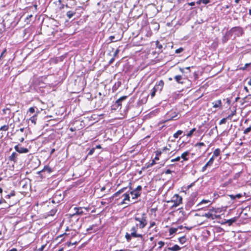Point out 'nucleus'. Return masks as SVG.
<instances>
[{
    "label": "nucleus",
    "mask_w": 251,
    "mask_h": 251,
    "mask_svg": "<svg viewBox=\"0 0 251 251\" xmlns=\"http://www.w3.org/2000/svg\"><path fill=\"white\" fill-rule=\"evenodd\" d=\"M136 26L137 25H133L131 27H128L126 28L127 34L129 36L128 42H130V44L133 46H137L139 44L138 42L136 41V39L139 34V30H136L134 31H132L133 29L135 28Z\"/></svg>",
    "instance_id": "f257e3e1"
},
{
    "label": "nucleus",
    "mask_w": 251,
    "mask_h": 251,
    "mask_svg": "<svg viewBox=\"0 0 251 251\" xmlns=\"http://www.w3.org/2000/svg\"><path fill=\"white\" fill-rule=\"evenodd\" d=\"M131 182H129L128 186L130 191L128 194H126V201L131 202V203H134L135 201H131L130 198H131L133 200H135L139 197L141 195L142 188L141 185H138L136 188L133 189L131 187Z\"/></svg>",
    "instance_id": "f03ea898"
},
{
    "label": "nucleus",
    "mask_w": 251,
    "mask_h": 251,
    "mask_svg": "<svg viewBox=\"0 0 251 251\" xmlns=\"http://www.w3.org/2000/svg\"><path fill=\"white\" fill-rule=\"evenodd\" d=\"M138 226V224H137L136 226H133L131 229V233H128L126 232V241L129 242L131 237H140L143 238V235L141 234H137L136 233L137 226Z\"/></svg>",
    "instance_id": "7ed1b4c3"
},
{
    "label": "nucleus",
    "mask_w": 251,
    "mask_h": 251,
    "mask_svg": "<svg viewBox=\"0 0 251 251\" xmlns=\"http://www.w3.org/2000/svg\"><path fill=\"white\" fill-rule=\"evenodd\" d=\"M230 33L231 36L234 34V37L236 36L239 37L242 36L244 33V30L243 28L240 26H235L231 28L228 30Z\"/></svg>",
    "instance_id": "20e7f679"
},
{
    "label": "nucleus",
    "mask_w": 251,
    "mask_h": 251,
    "mask_svg": "<svg viewBox=\"0 0 251 251\" xmlns=\"http://www.w3.org/2000/svg\"><path fill=\"white\" fill-rule=\"evenodd\" d=\"M146 219L147 217L145 214H143L141 217H135L134 218L135 221L139 222L138 226L140 228H143L146 226L147 224Z\"/></svg>",
    "instance_id": "39448f33"
},
{
    "label": "nucleus",
    "mask_w": 251,
    "mask_h": 251,
    "mask_svg": "<svg viewBox=\"0 0 251 251\" xmlns=\"http://www.w3.org/2000/svg\"><path fill=\"white\" fill-rule=\"evenodd\" d=\"M126 130V138H130L135 133L136 131L134 126L132 124V123H129L127 126Z\"/></svg>",
    "instance_id": "423d86ee"
},
{
    "label": "nucleus",
    "mask_w": 251,
    "mask_h": 251,
    "mask_svg": "<svg viewBox=\"0 0 251 251\" xmlns=\"http://www.w3.org/2000/svg\"><path fill=\"white\" fill-rule=\"evenodd\" d=\"M182 198L178 194H175L172 198L171 201L174 202L173 207H176L182 203Z\"/></svg>",
    "instance_id": "0eeeda50"
},
{
    "label": "nucleus",
    "mask_w": 251,
    "mask_h": 251,
    "mask_svg": "<svg viewBox=\"0 0 251 251\" xmlns=\"http://www.w3.org/2000/svg\"><path fill=\"white\" fill-rule=\"evenodd\" d=\"M177 116V113L173 110H171L168 112L166 115L167 118L166 121H170L174 119V118L176 117Z\"/></svg>",
    "instance_id": "6e6552de"
},
{
    "label": "nucleus",
    "mask_w": 251,
    "mask_h": 251,
    "mask_svg": "<svg viewBox=\"0 0 251 251\" xmlns=\"http://www.w3.org/2000/svg\"><path fill=\"white\" fill-rule=\"evenodd\" d=\"M164 81L162 80H160L159 81L157 82V83L155 84L154 87H153V89L156 90V92H160L163 89V86H164Z\"/></svg>",
    "instance_id": "1a4fd4ad"
},
{
    "label": "nucleus",
    "mask_w": 251,
    "mask_h": 251,
    "mask_svg": "<svg viewBox=\"0 0 251 251\" xmlns=\"http://www.w3.org/2000/svg\"><path fill=\"white\" fill-rule=\"evenodd\" d=\"M196 201V197H193L191 198L189 201H188L186 205V208L188 210H189L190 208L194 205V204L195 203Z\"/></svg>",
    "instance_id": "9d476101"
},
{
    "label": "nucleus",
    "mask_w": 251,
    "mask_h": 251,
    "mask_svg": "<svg viewBox=\"0 0 251 251\" xmlns=\"http://www.w3.org/2000/svg\"><path fill=\"white\" fill-rule=\"evenodd\" d=\"M214 160V158H213V156H212L206 164L202 168L201 172H205L208 167L211 166L213 164Z\"/></svg>",
    "instance_id": "9b49d317"
},
{
    "label": "nucleus",
    "mask_w": 251,
    "mask_h": 251,
    "mask_svg": "<svg viewBox=\"0 0 251 251\" xmlns=\"http://www.w3.org/2000/svg\"><path fill=\"white\" fill-rule=\"evenodd\" d=\"M14 149L17 152L20 153H27L29 151L27 148L19 147V145L15 146Z\"/></svg>",
    "instance_id": "f8f14e48"
},
{
    "label": "nucleus",
    "mask_w": 251,
    "mask_h": 251,
    "mask_svg": "<svg viewBox=\"0 0 251 251\" xmlns=\"http://www.w3.org/2000/svg\"><path fill=\"white\" fill-rule=\"evenodd\" d=\"M231 35L229 32L227 31L225 35L223 37L222 41L223 43H226L227 42V41L231 37Z\"/></svg>",
    "instance_id": "ddd939ff"
},
{
    "label": "nucleus",
    "mask_w": 251,
    "mask_h": 251,
    "mask_svg": "<svg viewBox=\"0 0 251 251\" xmlns=\"http://www.w3.org/2000/svg\"><path fill=\"white\" fill-rule=\"evenodd\" d=\"M237 220V217H233L230 219L226 220L223 223H222V224H227L228 226H231L233 223L236 222Z\"/></svg>",
    "instance_id": "4468645a"
},
{
    "label": "nucleus",
    "mask_w": 251,
    "mask_h": 251,
    "mask_svg": "<svg viewBox=\"0 0 251 251\" xmlns=\"http://www.w3.org/2000/svg\"><path fill=\"white\" fill-rule=\"evenodd\" d=\"M17 156H18V154L16 152H13L12 153V154L9 156V159L10 160V161H13L14 163H16L17 161Z\"/></svg>",
    "instance_id": "2eb2a0df"
},
{
    "label": "nucleus",
    "mask_w": 251,
    "mask_h": 251,
    "mask_svg": "<svg viewBox=\"0 0 251 251\" xmlns=\"http://www.w3.org/2000/svg\"><path fill=\"white\" fill-rule=\"evenodd\" d=\"M167 250L171 251H179L181 250V248L177 245H175L172 247H168Z\"/></svg>",
    "instance_id": "dca6fc26"
},
{
    "label": "nucleus",
    "mask_w": 251,
    "mask_h": 251,
    "mask_svg": "<svg viewBox=\"0 0 251 251\" xmlns=\"http://www.w3.org/2000/svg\"><path fill=\"white\" fill-rule=\"evenodd\" d=\"M204 216L207 218L211 219L212 220H214L217 217V216L215 214H213L210 212L205 213Z\"/></svg>",
    "instance_id": "f3484780"
},
{
    "label": "nucleus",
    "mask_w": 251,
    "mask_h": 251,
    "mask_svg": "<svg viewBox=\"0 0 251 251\" xmlns=\"http://www.w3.org/2000/svg\"><path fill=\"white\" fill-rule=\"evenodd\" d=\"M212 104H213V107H214V108L221 107L222 106L221 100H219L215 101L212 102Z\"/></svg>",
    "instance_id": "a211bd4d"
},
{
    "label": "nucleus",
    "mask_w": 251,
    "mask_h": 251,
    "mask_svg": "<svg viewBox=\"0 0 251 251\" xmlns=\"http://www.w3.org/2000/svg\"><path fill=\"white\" fill-rule=\"evenodd\" d=\"M121 39V37L119 36H116L115 35L110 36L109 37V39L110 40V42H116L119 41Z\"/></svg>",
    "instance_id": "6ab92c4d"
},
{
    "label": "nucleus",
    "mask_w": 251,
    "mask_h": 251,
    "mask_svg": "<svg viewBox=\"0 0 251 251\" xmlns=\"http://www.w3.org/2000/svg\"><path fill=\"white\" fill-rule=\"evenodd\" d=\"M189 151H186L183 152V153L181 154V156H180V158H182L184 161L188 160V158L187 157V156H188L189 154Z\"/></svg>",
    "instance_id": "aec40b11"
},
{
    "label": "nucleus",
    "mask_w": 251,
    "mask_h": 251,
    "mask_svg": "<svg viewBox=\"0 0 251 251\" xmlns=\"http://www.w3.org/2000/svg\"><path fill=\"white\" fill-rule=\"evenodd\" d=\"M51 169L50 167H49V166H45L44 168L41 172H40V173H44L45 172H47L49 174L50 172H51Z\"/></svg>",
    "instance_id": "412c9836"
},
{
    "label": "nucleus",
    "mask_w": 251,
    "mask_h": 251,
    "mask_svg": "<svg viewBox=\"0 0 251 251\" xmlns=\"http://www.w3.org/2000/svg\"><path fill=\"white\" fill-rule=\"evenodd\" d=\"M244 102L245 103H251V94L246 96L244 99Z\"/></svg>",
    "instance_id": "4be33fe9"
},
{
    "label": "nucleus",
    "mask_w": 251,
    "mask_h": 251,
    "mask_svg": "<svg viewBox=\"0 0 251 251\" xmlns=\"http://www.w3.org/2000/svg\"><path fill=\"white\" fill-rule=\"evenodd\" d=\"M221 153V151L219 149H216L215 150V151L213 152V154L212 156H213V158H214V157H217L220 155Z\"/></svg>",
    "instance_id": "5701e85b"
},
{
    "label": "nucleus",
    "mask_w": 251,
    "mask_h": 251,
    "mask_svg": "<svg viewBox=\"0 0 251 251\" xmlns=\"http://www.w3.org/2000/svg\"><path fill=\"white\" fill-rule=\"evenodd\" d=\"M57 197H59V199L60 200H63L64 198V196H62L61 194H56L55 195V196H54L53 200H52V202L53 203L55 202V201L56 200Z\"/></svg>",
    "instance_id": "b1692460"
},
{
    "label": "nucleus",
    "mask_w": 251,
    "mask_h": 251,
    "mask_svg": "<svg viewBox=\"0 0 251 251\" xmlns=\"http://www.w3.org/2000/svg\"><path fill=\"white\" fill-rule=\"evenodd\" d=\"M126 99V96H123L119 99L116 100L115 104L117 105V107H119L121 105V101Z\"/></svg>",
    "instance_id": "393cba45"
},
{
    "label": "nucleus",
    "mask_w": 251,
    "mask_h": 251,
    "mask_svg": "<svg viewBox=\"0 0 251 251\" xmlns=\"http://www.w3.org/2000/svg\"><path fill=\"white\" fill-rule=\"evenodd\" d=\"M178 241L181 244H184L186 242V237L185 236H183L179 237L178 239Z\"/></svg>",
    "instance_id": "a878e982"
},
{
    "label": "nucleus",
    "mask_w": 251,
    "mask_h": 251,
    "mask_svg": "<svg viewBox=\"0 0 251 251\" xmlns=\"http://www.w3.org/2000/svg\"><path fill=\"white\" fill-rule=\"evenodd\" d=\"M175 80L179 83H183V82H182L181 80H182V77L180 75H177L175 76L174 77Z\"/></svg>",
    "instance_id": "bb28decb"
},
{
    "label": "nucleus",
    "mask_w": 251,
    "mask_h": 251,
    "mask_svg": "<svg viewBox=\"0 0 251 251\" xmlns=\"http://www.w3.org/2000/svg\"><path fill=\"white\" fill-rule=\"evenodd\" d=\"M183 133V131L181 130H177L175 133L174 134L173 137L175 138H177L178 136Z\"/></svg>",
    "instance_id": "cd10ccee"
},
{
    "label": "nucleus",
    "mask_w": 251,
    "mask_h": 251,
    "mask_svg": "<svg viewBox=\"0 0 251 251\" xmlns=\"http://www.w3.org/2000/svg\"><path fill=\"white\" fill-rule=\"evenodd\" d=\"M177 231V228H176V227H171L169 229V233L170 235H172L175 233H176Z\"/></svg>",
    "instance_id": "c85d7f7f"
},
{
    "label": "nucleus",
    "mask_w": 251,
    "mask_h": 251,
    "mask_svg": "<svg viewBox=\"0 0 251 251\" xmlns=\"http://www.w3.org/2000/svg\"><path fill=\"white\" fill-rule=\"evenodd\" d=\"M75 212L74 215H81L83 213V211L81 208H75Z\"/></svg>",
    "instance_id": "c756f323"
},
{
    "label": "nucleus",
    "mask_w": 251,
    "mask_h": 251,
    "mask_svg": "<svg viewBox=\"0 0 251 251\" xmlns=\"http://www.w3.org/2000/svg\"><path fill=\"white\" fill-rule=\"evenodd\" d=\"M75 14V12L69 11L67 12L66 15L69 19H71Z\"/></svg>",
    "instance_id": "7c9ffc66"
},
{
    "label": "nucleus",
    "mask_w": 251,
    "mask_h": 251,
    "mask_svg": "<svg viewBox=\"0 0 251 251\" xmlns=\"http://www.w3.org/2000/svg\"><path fill=\"white\" fill-rule=\"evenodd\" d=\"M36 116H37V114H35V115L32 116L30 118V121L32 123H33L34 124H36V121L37 120L36 119Z\"/></svg>",
    "instance_id": "2f4dec72"
},
{
    "label": "nucleus",
    "mask_w": 251,
    "mask_h": 251,
    "mask_svg": "<svg viewBox=\"0 0 251 251\" xmlns=\"http://www.w3.org/2000/svg\"><path fill=\"white\" fill-rule=\"evenodd\" d=\"M196 131V128H194L193 129H192L188 133V134L186 135V136L188 137H190L192 136V135L193 134V133L194 131Z\"/></svg>",
    "instance_id": "473e14b6"
},
{
    "label": "nucleus",
    "mask_w": 251,
    "mask_h": 251,
    "mask_svg": "<svg viewBox=\"0 0 251 251\" xmlns=\"http://www.w3.org/2000/svg\"><path fill=\"white\" fill-rule=\"evenodd\" d=\"M155 45L157 48H158L159 50H162V46L161 44H160L159 42L158 41H156L155 42Z\"/></svg>",
    "instance_id": "72a5a7b5"
},
{
    "label": "nucleus",
    "mask_w": 251,
    "mask_h": 251,
    "mask_svg": "<svg viewBox=\"0 0 251 251\" xmlns=\"http://www.w3.org/2000/svg\"><path fill=\"white\" fill-rule=\"evenodd\" d=\"M9 128L8 126L7 125H4L0 127V130H3V131H7L8 130Z\"/></svg>",
    "instance_id": "f704fd0d"
},
{
    "label": "nucleus",
    "mask_w": 251,
    "mask_h": 251,
    "mask_svg": "<svg viewBox=\"0 0 251 251\" xmlns=\"http://www.w3.org/2000/svg\"><path fill=\"white\" fill-rule=\"evenodd\" d=\"M251 131V126L245 129L244 131V134H247Z\"/></svg>",
    "instance_id": "c9c22d12"
},
{
    "label": "nucleus",
    "mask_w": 251,
    "mask_h": 251,
    "mask_svg": "<svg viewBox=\"0 0 251 251\" xmlns=\"http://www.w3.org/2000/svg\"><path fill=\"white\" fill-rule=\"evenodd\" d=\"M209 202H210V201H209V200H203L200 202H199V204H198L197 206H199L201 204L207 203H208Z\"/></svg>",
    "instance_id": "e433bc0d"
},
{
    "label": "nucleus",
    "mask_w": 251,
    "mask_h": 251,
    "mask_svg": "<svg viewBox=\"0 0 251 251\" xmlns=\"http://www.w3.org/2000/svg\"><path fill=\"white\" fill-rule=\"evenodd\" d=\"M203 146H205V145L203 142H199L195 144V147H201Z\"/></svg>",
    "instance_id": "4c0bfd02"
},
{
    "label": "nucleus",
    "mask_w": 251,
    "mask_h": 251,
    "mask_svg": "<svg viewBox=\"0 0 251 251\" xmlns=\"http://www.w3.org/2000/svg\"><path fill=\"white\" fill-rule=\"evenodd\" d=\"M236 114V111L234 110V111H232L231 113L229 114L227 117V118L231 119L232 117L235 115Z\"/></svg>",
    "instance_id": "58836bf2"
},
{
    "label": "nucleus",
    "mask_w": 251,
    "mask_h": 251,
    "mask_svg": "<svg viewBox=\"0 0 251 251\" xmlns=\"http://www.w3.org/2000/svg\"><path fill=\"white\" fill-rule=\"evenodd\" d=\"M227 117L226 118H223L222 120H220V122H219V125H222V124H226V119H227Z\"/></svg>",
    "instance_id": "ea45409f"
},
{
    "label": "nucleus",
    "mask_w": 251,
    "mask_h": 251,
    "mask_svg": "<svg viewBox=\"0 0 251 251\" xmlns=\"http://www.w3.org/2000/svg\"><path fill=\"white\" fill-rule=\"evenodd\" d=\"M251 65V63H246L245 66L242 68H241V69L243 70H246L248 67H249V66H250Z\"/></svg>",
    "instance_id": "a19ab883"
},
{
    "label": "nucleus",
    "mask_w": 251,
    "mask_h": 251,
    "mask_svg": "<svg viewBox=\"0 0 251 251\" xmlns=\"http://www.w3.org/2000/svg\"><path fill=\"white\" fill-rule=\"evenodd\" d=\"M151 98H152L153 97H154V96L155 95V93L156 92H157L156 91V90H155L153 88H152V89L151 90Z\"/></svg>",
    "instance_id": "79ce46f5"
},
{
    "label": "nucleus",
    "mask_w": 251,
    "mask_h": 251,
    "mask_svg": "<svg viewBox=\"0 0 251 251\" xmlns=\"http://www.w3.org/2000/svg\"><path fill=\"white\" fill-rule=\"evenodd\" d=\"M46 246V244L42 245L41 247V248L36 250L35 251H43V250H44Z\"/></svg>",
    "instance_id": "37998d69"
},
{
    "label": "nucleus",
    "mask_w": 251,
    "mask_h": 251,
    "mask_svg": "<svg viewBox=\"0 0 251 251\" xmlns=\"http://www.w3.org/2000/svg\"><path fill=\"white\" fill-rule=\"evenodd\" d=\"M158 244L159 245L158 249H160L164 245V242L160 241L158 242Z\"/></svg>",
    "instance_id": "c03bdc74"
},
{
    "label": "nucleus",
    "mask_w": 251,
    "mask_h": 251,
    "mask_svg": "<svg viewBox=\"0 0 251 251\" xmlns=\"http://www.w3.org/2000/svg\"><path fill=\"white\" fill-rule=\"evenodd\" d=\"M124 188L122 189L121 190L118 191L114 194L115 197H117L119 195H120L122 192H123Z\"/></svg>",
    "instance_id": "a18cd8bd"
},
{
    "label": "nucleus",
    "mask_w": 251,
    "mask_h": 251,
    "mask_svg": "<svg viewBox=\"0 0 251 251\" xmlns=\"http://www.w3.org/2000/svg\"><path fill=\"white\" fill-rule=\"evenodd\" d=\"M180 159V157L179 156H177V157L174 158V159H172L171 160V162H176V161H179Z\"/></svg>",
    "instance_id": "49530a36"
},
{
    "label": "nucleus",
    "mask_w": 251,
    "mask_h": 251,
    "mask_svg": "<svg viewBox=\"0 0 251 251\" xmlns=\"http://www.w3.org/2000/svg\"><path fill=\"white\" fill-rule=\"evenodd\" d=\"M56 212V209H52L50 211L49 215L53 216V215H54V214H55Z\"/></svg>",
    "instance_id": "de8ad7c7"
},
{
    "label": "nucleus",
    "mask_w": 251,
    "mask_h": 251,
    "mask_svg": "<svg viewBox=\"0 0 251 251\" xmlns=\"http://www.w3.org/2000/svg\"><path fill=\"white\" fill-rule=\"evenodd\" d=\"M183 50V49L182 48H180L177 50H176L175 52L176 53H179L181 52Z\"/></svg>",
    "instance_id": "09e8293b"
},
{
    "label": "nucleus",
    "mask_w": 251,
    "mask_h": 251,
    "mask_svg": "<svg viewBox=\"0 0 251 251\" xmlns=\"http://www.w3.org/2000/svg\"><path fill=\"white\" fill-rule=\"evenodd\" d=\"M242 197H243V195L242 194H238L235 195V199H240Z\"/></svg>",
    "instance_id": "8fccbe9b"
},
{
    "label": "nucleus",
    "mask_w": 251,
    "mask_h": 251,
    "mask_svg": "<svg viewBox=\"0 0 251 251\" xmlns=\"http://www.w3.org/2000/svg\"><path fill=\"white\" fill-rule=\"evenodd\" d=\"M15 196V193L12 192L10 194L6 195V198L7 199H10L11 197Z\"/></svg>",
    "instance_id": "3c124183"
},
{
    "label": "nucleus",
    "mask_w": 251,
    "mask_h": 251,
    "mask_svg": "<svg viewBox=\"0 0 251 251\" xmlns=\"http://www.w3.org/2000/svg\"><path fill=\"white\" fill-rule=\"evenodd\" d=\"M122 196L124 198L123 199L122 202L120 203L121 204H123L125 203V201H126V194H124Z\"/></svg>",
    "instance_id": "603ef678"
},
{
    "label": "nucleus",
    "mask_w": 251,
    "mask_h": 251,
    "mask_svg": "<svg viewBox=\"0 0 251 251\" xmlns=\"http://www.w3.org/2000/svg\"><path fill=\"white\" fill-rule=\"evenodd\" d=\"M163 173L166 175L170 174L172 173V171H171L170 169H167L166 170L164 171Z\"/></svg>",
    "instance_id": "864d4df0"
},
{
    "label": "nucleus",
    "mask_w": 251,
    "mask_h": 251,
    "mask_svg": "<svg viewBox=\"0 0 251 251\" xmlns=\"http://www.w3.org/2000/svg\"><path fill=\"white\" fill-rule=\"evenodd\" d=\"M155 164V160H152L151 163V164H149L148 165L147 167L148 168V167H151L153 165H154Z\"/></svg>",
    "instance_id": "5fc2aeb1"
},
{
    "label": "nucleus",
    "mask_w": 251,
    "mask_h": 251,
    "mask_svg": "<svg viewBox=\"0 0 251 251\" xmlns=\"http://www.w3.org/2000/svg\"><path fill=\"white\" fill-rule=\"evenodd\" d=\"M162 151H160V150H157L155 152L156 153V156H160L161 153H162Z\"/></svg>",
    "instance_id": "6e6d98bb"
},
{
    "label": "nucleus",
    "mask_w": 251,
    "mask_h": 251,
    "mask_svg": "<svg viewBox=\"0 0 251 251\" xmlns=\"http://www.w3.org/2000/svg\"><path fill=\"white\" fill-rule=\"evenodd\" d=\"M134 151V150H129L126 151V155H129V154H131Z\"/></svg>",
    "instance_id": "4d7b16f0"
},
{
    "label": "nucleus",
    "mask_w": 251,
    "mask_h": 251,
    "mask_svg": "<svg viewBox=\"0 0 251 251\" xmlns=\"http://www.w3.org/2000/svg\"><path fill=\"white\" fill-rule=\"evenodd\" d=\"M169 150H170L169 148H168L167 147H165L162 149V152H166L167 151H169Z\"/></svg>",
    "instance_id": "13d9d810"
},
{
    "label": "nucleus",
    "mask_w": 251,
    "mask_h": 251,
    "mask_svg": "<svg viewBox=\"0 0 251 251\" xmlns=\"http://www.w3.org/2000/svg\"><path fill=\"white\" fill-rule=\"evenodd\" d=\"M28 111L30 113H34L35 112V108L34 107H30Z\"/></svg>",
    "instance_id": "bf43d9fd"
},
{
    "label": "nucleus",
    "mask_w": 251,
    "mask_h": 251,
    "mask_svg": "<svg viewBox=\"0 0 251 251\" xmlns=\"http://www.w3.org/2000/svg\"><path fill=\"white\" fill-rule=\"evenodd\" d=\"M228 196L230 197L231 200H235V195H233V194L229 195Z\"/></svg>",
    "instance_id": "052dcab7"
},
{
    "label": "nucleus",
    "mask_w": 251,
    "mask_h": 251,
    "mask_svg": "<svg viewBox=\"0 0 251 251\" xmlns=\"http://www.w3.org/2000/svg\"><path fill=\"white\" fill-rule=\"evenodd\" d=\"M202 2L204 4H206L210 2V0H202Z\"/></svg>",
    "instance_id": "680f3d73"
},
{
    "label": "nucleus",
    "mask_w": 251,
    "mask_h": 251,
    "mask_svg": "<svg viewBox=\"0 0 251 251\" xmlns=\"http://www.w3.org/2000/svg\"><path fill=\"white\" fill-rule=\"evenodd\" d=\"M155 225V223L154 222H151L150 223V226L149 228H151V227H153V226H154Z\"/></svg>",
    "instance_id": "e2e57ef3"
},
{
    "label": "nucleus",
    "mask_w": 251,
    "mask_h": 251,
    "mask_svg": "<svg viewBox=\"0 0 251 251\" xmlns=\"http://www.w3.org/2000/svg\"><path fill=\"white\" fill-rule=\"evenodd\" d=\"M6 52V49H5L3 50V51L1 52V54H0V57H3V55H4V54Z\"/></svg>",
    "instance_id": "0e129e2a"
},
{
    "label": "nucleus",
    "mask_w": 251,
    "mask_h": 251,
    "mask_svg": "<svg viewBox=\"0 0 251 251\" xmlns=\"http://www.w3.org/2000/svg\"><path fill=\"white\" fill-rule=\"evenodd\" d=\"M94 149H91L88 153V155H92L94 152Z\"/></svg>",
    "instance_id": "69168bd1"
},
{
    "label": "nucleus",
    "mask_w": 251,
    "mask_h": 251,
    "mask_svg": "<svg viewBox=\"0 0 251 251\" xmlns=\"http://www.w3.org/2000/svg\"><path fill=\"white\" fill-rule=\"evenodd\" d=\"M188 5H189L190 6H194L195 5V2H189V3H188Z\"/></svg>",
    "instance_id": "338daca9"
},
{
    "label": "nucleus",
    "mask_w": 251,
    "mask_h": 251,
    "mask_svg": "<svg viewBox=\"0 0 251 251\" xmlns=\"http://www.w3.org/2000/svg\"><path fill=\"white\" fill-rule=\"evenodd\" d=\"M183 228V226H178L177 227H176V228H177V230L178 231L179 230H181L182 229V228Z\"/></svg>",
    "instance_id": "774afa93"
}]
</instances>
